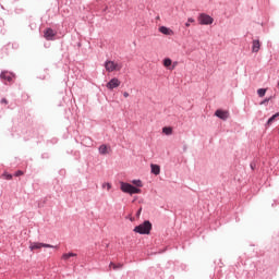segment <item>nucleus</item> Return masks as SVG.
Returning <instances> with one entry per match:
<instances>
[{"mask_svg": "<svg viewBox=\"0 0 279 279\" xmlns=\"http://www.w3.org/2000/svg\"><path fill=\"white\" fill-rule=\"evenodd\" d=\"M43 247H54L51 244H45L40 242H29V250L34 252V250H43Z\"/></svg>", "mask_w": 279, "mask_h": 279, "instance_id": "39448f33", "label": "nucleus"}, {"mask_svg": "<svg viewBox=\"0 0 279 279\" xmlns=\"http://www.w3.org/2000/svg\"><path fill=\"white\" fill-rule=\"evenodd\" d=\"M150 169L154 175H160V166L151 163Z\"/></svg>", "mask_w": 279, "mask_h": 279, "instance_id": "f8f14e48", "label": "nucleus"}, {"mask_svg": "<svg viewBox=\"0 0 279 279\" xmlns=\"http://www.w3.org/2000/svg\"><path fill=\"white\" fill-rule=\"evenodd\" d=\"M105 69L108 73H112L114 71H121V69H123V64L108 60L105 62Z\"/></svg>", "mask_w": 279, "mask_h": 279, "instance_id": "7ed1b4c3", "label": "nucleus"}, {"mask_svg": "<svg viewBox=\"0 0 279 279\" xmlns=\"http://www.w3.org/2000/svg\"><path fill=\"white\" fill-rule=\"evenodd\" d=\"M120 86H121V81H119V78L117 77L111 78L106 85L108 90H114V88H119Z\"/></svg>", "mask_w": 279, "mask_h": 279, "instance_id": "423d86ee", "label": "nucleus"}, {"mask_svg": "<svg viewBox=\"0 0 279 279\" xmlns=\"http://www.w3.org/2000/svg\"><path fill=\"white\" fill-rule=\"evenodd\" d=\"M108 149H110L107 145H101L99 147V154H101V156H106V154H109Z\"/></svg>", "mask_w": 279, "mask_h": 279, "instance_id": "ddd939ff", "label": "nucleus"}, {"mask_svg": "<svg viewBox=\"0 0 279 279\" xmlns=\"http://www.w3.org/2000/svg\"><path fill=\"white\" fill-rule=\"evenodd\" d=\"M159 32L165 36H173V31L167 26H160Z\"/></svg>", "mask_w": 279, "mask_h": 279, "instance_id": "9d476101", "label": "nucleus"}, {"mask_svg": "<svg viewBox=\"0 0 279 279\" xmlns=\"http://www.w3.org/2000/svg\"><path fill=\"white\" fill-rule=\"evenodd\" d=\"M163 134H166L167 136H171V134H173V129H171L170 126H165L162 129Z\"/></svg>", "mask_w": 279, "mask_h": 279, "instance_id": "2eb2a0df", "label": "nucleus"}, {"mask_svg": "<svg viewBox=\"0 0 279 279\" xmlns=\"http://www.w3.org/2000/svg\"><path fill=\"white\" fill-rule=\"evenodd\" d=\"M266 93H267V89H266V88H259V89L257 90V95H258L259 97H263Z\"/></svg>", "mask_w": 279, "mask_h": 279, "instance_id": "a211bd4d", "label": "nucleus"}, {"mask_svg": "<svg viewBox=\"0 0 279 279\" xmlns=\"http://www.w3.org/2000/svg\"><path fill=\"white\" fill-rule=\"evenodd\" d=\"M143 210V208H140L137 211V217L141 215V211Z\"/></svg>", "mask_w": 279, "mask_h": 279, "instance_id": "bb28decb", "label": "nucleus"}, {"mask_svg": "<svg viewBox=\"0 0 279 279\" xmlns=\"http://www.w3.org/2000/svg\"><path fill=\"white\" fill-rule=\"evenodd\" d=\"M215 116L218 117V119H222V121H226L230 117V113L228 111H223L221 109H218L215 112Z\"/></svg>", "mask_w": 279, "mask_h": 279, "instance_id": "0eeeda50", "label": "nucleus"}, {"mask_svg": "<svg viewBox=\"0 0 279 279\" xmlns=\"http://www.w3.org/2000/svg\"><path fill=\"white\" fill-rule=\"evenodd\" d=\"M102 189H107V191H110V189H112V184H110V183H104V184H102Z\"/></svg>", "mask_w": 279, "mask_h": 279, "instance_id": "4be33fe9", "label": "nucleus"}, {"mask_svg": "<svg viewBox=\"0 0 279 279\" xmlns=\"http://www.w3.org/2000/svg\"><path fill=\"white\" fill-rule=\"evenodd\" d=\"M1 104L8 105V99L3 98V99L1 100Z\"/></svg>", "mask_w": 279, "mask_h": 279, "instance_id": "a878e982", "label": "nucleus"}, {"mask_svg": "<svg viewBox=\"0 0 279 279\" xmlns=\"http://www.w3.org/2000/svg\"><path fill=\"white\" fill-rule=\"evenodd\" d=\"M0 77L1 80H4V82H12V77H14V75L10 72H2Z\"/></svg>", "mask_w": 279, "mask_h": 279, "instance_id": "9b49d317", "label": "nucleus"}, {"mask_svg": "<svg viewBox=\"0 0 279 279\" xmlns=\"http://www.w3.org/2000/svg\"><path fill=\"white\" fill-rule=\"evenodd\" d=\"M198 23L199 25H213V23H215V19L206 13H201L198 15Z\"/></svg>", "mask_w": 279, "mask_h": 279, "instance_id": "20e7f679", "label": "nucleus"}, {"mask_svg": "<svg viewBox=\"0 0 279 279\" xmlns=\"http://www.w3.org/2000/svg\"><path fill=\"white\" fill-rule=\"evenodd\" d=\"M267 101H269V98H268V99H266V100H264L262 104H265V102H267Z\"/></svg>", "mask_w": 279, "mask_h": 279, "instance_id": "cd10ccee", "label": "nucleus"}, {"mask_svg": "<svg viewBox=\"0 0 279 279\" xmlns=\"http://www.w3.org/2000/svg\"><path fill=\"white\" fill-rule=\"evenodd\" d=\"M1 178H2L3 180H12V174H10V173H8V172H4V173L1 175Z\"/></svg>", "mask_w": 279, "mask_h": 279, "instance_id": "6ab92c4d", "label": "nucleus"}, {"mask_svg": "<svg viewBox=\"0 0 279 279\" xmlns=\"http://www.w3.org/2000/svg\"><path fill=\"white\" fill-rule=\"evenodd\" d=\"M75 256H77L75 253H64L61 258L62 260H69V258H73Z\"/></svg>", "mask_w": 279, "mask_h": 279, "instance_id": "4468645a", "label": "nucleus"}, {"mask_svg": "<svg viewBox=\"0 0 279 279\" xmlns=\"http://www.w3.org/2000/svg\"><path fill=\"white\" fill-rule=\"evenodd\" d=\"M123 97L128 98V97H130V94L128 92H124Z\"/></svg>", "mask_w": 279, "mask_h": 279, "instance_id": "393cba45", "label": "nucleus"}, {"mask_svg": "<svg viewBox=\"0 0 279 279\" xmlns=\"http://www.w3.org/2000/svg\"><path fill=\"white\" fill-rule=\"evenodd\" d=\"M191 23H195V20L193 17L187 19V22L185 23V27H191Z\"/></svg>", "mask_w": 279, "mask_h": 279, "instance_id": "412c9836", "label": "nucleus"}, {"mask_svg": "<svg viewBox=\"0 0 279 279\" xmlns=\"http://www.w3.org/2000/svg\"><path fill=\"white\" fill-rule=\"evenodd\" d=\"M120 189L122 193H129V195H136L141 193V189L134 187L132 184L125 182L120 183Z\"/></svg>", "mask_w": 279, "mask_h": 279, "instance_id": "f257e3e1", "label": "nucleus"}, {"mask_svg": "<svg viewBox=\"0 0 279 279\" xmlns=\"http://www.w3.org/2000/svg\"><path fill=\"white\" fill-rule=\"evenodd\" d=\"M172 63L173 61H171V59L169 58L163 60V66H166V69H169V66H171Z\"/></svg>", "mask_w": 279, "mask_h": 279, "instance_id": "f3484780", "label": "nucleus"}, {"mask_svg": "<svg viewBox=\"0 0 279 279\" xmlns=\"http://www.w3.org/2000/svg\"><path fill=\"white\" fill-rule=\"evenodd\" d=\"M109 267H112L113 269H119V267H123V265L117 266V264L110 263Z\"/></svg>", "mask_w": 279, "mask_h": 279, "instance_id": "5701e85b", "label": "nucleus"}, {"mask_svg": "<svg viewBox=\"0 0 279 279\" xmlns=\"http://www.w3.org/2000/svg\"><path fill=\"white\" fill-rule=\"evenodd\" d=\"M132 184H134L135 186H138V187L143 186V182L141 180H133Z\"/></svg>", "mask_w": 279, "mask_h": 279, "instance_id": "aec40b11", "label": "nucleus"}, {"mask_svg": "<svg viewBox=\"0 0 279 279\" xmlns=\"http://www.w3.org/2000/svg\"><path fill=\"white\" fill-rule=\"evenodd\" d=\"M44 36L46 40H53V36H56V32H53V29L51 28H47L44 33Z\"/></svg>", "mask_w": 279, "mask_h": 279, "instance_id": "6e6552de", "label": "nucleus"}, {"mask_svg": "<svg viewBox=\"0 0 279 279\" xmlns=\"http://www.w3.org/2000/svg\"><path fill=\"white\" fill-rule=\"evenodd\" d=\"M23 174H24V172L21 171V170H19V171L15 172V177H16V178H19V177H21V175H23Z\"/></svg>", "mask_w": 279, "mask_h": 279, "instance_id": "b1692460", "label": "nucleus"}, {"mask_svg": "<svg viewBox=\"0 0 279 279\" xmlns=\"http://www.w3.org/2000/svg\"><path fill=\"white\" fill-rule=\"evenodd\" d=\"M134 232H137V234H149L151 232V222L149 220L144 221V223L134 228Z\"/></svg>", "mask_w": 279, "mask_h": 279, "instance_id": "f03ea898", "label": "nucleus"}, {"mask_svg": "<svg viewBox=\"0 0 279 279\" xmlns=\"http://www.w3.org/2000/svg\"><path fill=\"white\" fill-rule=\"evenodd\" d=\"M278 117H279V113H276L271 118H269L267 121V125H271L276 121V119H278Z\"/></svg>", "mask_w": 279, "mask_h": 279, "instance_id": "dca6fc26", "label": "nucleus"}, {"mask_svg": "<svg viewBox=\"0 0 279 279\" xmlns=\"http://www.w3.org/2000/svg\"><path fill=\"white\" fill-rule=\"evenodd\" d=\"M258 51H260V40L254 39L252 44V52L258 53Z\"/></svg>", "mask_w": 279, "mask_h": 279, "instance_id": "1a4fd4ad", "label": "nucleus"}]
</instances>
